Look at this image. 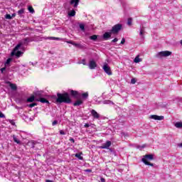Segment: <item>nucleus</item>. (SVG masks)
I'll use <instances>...</instances> for the list:
<instances>
[{"label": "nucleus", "instance_id": "50", "mask_svg": "<svg viewBox=\"0 0 182 182\" xmlns=\"http://www.w3.org/2000/svg\"><path fill=\"white\" fill-rule=\"evenodd\" d=\"M60 134L65 135L66 133L63 130H60Z\"/></svg>", "mask_w": 182, "mask_h": 182}, {"label": "nucleus", "instance_id": "26", "mask_svg": "<svg viewBox=\"0 0 182 182\" xmlns=\"http://www.w3.org/2000/svg\"><path fill=\"white\" fill-rule=\"evenodd\" d=\"M97 35H92L91 36H90V41H94V42H96V41H97Z\"/></svg>", "mask_w": 182, "mask_h": 182}, {"label": "nucleus", "instance_id": "56", "mask_svg": "<svg viewBox=\"0 0 182 182\" xmlns=\"http://www.w3.org/2000/svg\"><path fill=\"white\" fill-rule=\"evenodd\" d=\"M12 18H15L16 16V14L14 13L12 15H11Z\"/></svg>", "mask_w": 182, "mask_h": 182}, {"label": "nucleus", "instance_id": "52", "mask_svg": "<svg viewBox=\"0 0 182 182\" xmlns=\"http://www.w3.org/2000/svg\"><path fill=\"white\" fill-rule=\"evenodd\" d=\"M95 102H96V105H100L101 103H103V102H102V101L96 100Z\"/></svg>", "mask_w": 182, "mask_h": 182}, {"label": "nucleus", "instance_id": "28", "mask_svg": "<svg viewBox=\"0 0 182 182\" xmlns=\"http://www.w3.org/2000/svg\"><path fill=\"white\" fill-rule=\"evenodd\" d=\"M79 28L82 31V32H86V28H85V24L80 23Z\"/></svg>", "mask_w": 182, "mask_h": 182}, {"label": "nucleus", "instance_id": "46", "mask_svg": "<svg viewBox=\"0 0 182 182\" xmlns=\"http://www.w3.org/2000/svg\"><path fill=\"white\" fill-rule=\"evenodd\" d=\"M118 41H119V38H114V39L112 41V43H114L117 42Z\"/></svg>", "mask_w": 182, "mask_h": 182}, {"label": "nucleus", "instance_id": "14", "mask_svg": "<svg viewBox=\"0 0 182 182\" xmlns=\"http://www.w3.org/2000/svg\"><path fill=\"white\" fill-rule=\"evenodd\" d=\"M67 43H70V45L75 46V48H79L80 49H82V48H83V46H82L80 43H75V41H67Z\"/></svg>", "mask_w": 182, "mask_h": 182}, {"label": "nucleus", "instance_id": "59", "mask_svg": "<svg viewBox=\"0 0 182 182\" xmlns=\"http://www.w3.org/2000/svg\"><path fill=\"white\" fill-rule=\"evenodd\" d=\"M178 147H182V143L178 144Z\"/></svg>", "mask_w": 182, "mask_h": 182}, {"label": "nucleus", "instance_id": "42", "mask_svg": "<svg viewBox=\"0 0 182 182\" xmlns=\"http://www.w3.org/2000/svg\"><path fill=\"white\" fill-rule=\"evenodd\" d=\"M125 43H126V39L123 38L121 41L120 45H124Z\"/></svg>", "mask_w": 182, "mask_h": 182}, {"label": "nucleus", "instance_id": "48", "mask_svg": "<svg viewBox=\"0 0 182 182\" xmlns=\"http://www.w3.org/2000/svg\"><path fill=\"white\" fill-rule=\"evenodd\" d=\"M58 124V120H54L52 123V126H56Z\"/></svg>", "mask_w": 182, "mask_h": 182}, {"label": "nucleus", "instance_id": "18", "mask_svg": "<svg viewBox=\"0 0 182 182\" xmlns=\"http://www.w3.org/2000/svg\"><path fill=\"white\" fill-rule=\"evenodd\" d=\"M36 99L35 95H31L30 97L27 98V103H33V102H36Z\"/></svg>", "mask_w": 182, "mask_h": 182}, {"label": "nucleus", "instance_id": "27", "mask_svg": "<svg viewBox=\"0 0 182 182\" xmlns=\"http://www.w3.org/2000/svg\"><path fill=\"white\" fill-rule=\"evenodd\" d=\"M9 86L11 90H16L18 89V87L16 86V84L10 83Z\"/></svg>", "mask_w": 182, "mask_h": 182}, {"label": "nucleus", "instance_id": "41", "mask_svg": "<svg viewBox=\"0 0 182 182\" xmlns=\"http://www.w3.org/2000/svg\"><path fill=\"white\" fill-rule=\"evenodd\" d=\"M78 63L79 64L82 63V65H87L86 63V60H85V59H82V61L81 62H78Z\"/></svg>", "mask_w": 182, "mask_h": 182}, {"label": "nucleus", "instance_id": "3", "mask_svg": "<svg viewBox=\"0 0 182 182\" xmlns=\"http://www.w3.org/2000/svg\"><path fill=\"white\" fill-rule=\"evenodd\" d=\"M62 41V38L58 37H42L41 36H34V42H42V41Z\"/></svg>", "mask_w": 182, "mask_h": 182}, {"label": "nucleus", "instance_id": "1", "mask_svg": "<svg viewBox=\"0 0 182 182\" xmlns=\"http://www.w3.org/2000/svg\"><path fill=\"white\" fill-rule=\"evenodd\" d=\"M29 42L28 41L27 38L23 39L20 41L13 49L11 52V56H16V58H21L22 55H23V52L21 50H25V46H28ZM21 49V50H19Z\"/></svg>", "mask_w": 182, "mask_h": 182}, {"label": "nucleus", "instance_id": "54", "mask_svg": "<svg viewBox=\"0 0 182 182\" xmlns=\"http://www.w3.org/2000/svg\"><path fill=\"white\" fill-rule=\"evenodd\" d=\"M100 180L101 182H106V179H105V178H101Z\"/></svg>", "mask_w": 182, "mask_h": 182}, {"label": "nucleus", "instance_id": "8", "mask_svg": "<svg viewBox=\"0 0 182 182\" xmlns=\"http://www.w3.org/2000/svg\"><path fill=\"white\" fill-rule=\"evenodd\" d=\"M36 99H42V97H48L43 91H37L34 93Z\"/></svg>", "mask_w": 182, "mask_h": 182}, {"label": "nucleus", "instance_id": "37", "mask_svg": "<svg viewBox=\"0 0 182 182\" xmlns=\"http://www.w3.org/2000/svg\"><path fill=\"white\" fill-rule=\"evenodd\" d=\"M35 106H38V103L33 102V103L28 105V107H30L31 109H32V107H35Z\"/></svg>", "mask_w": 182, "mask_h": 182}, {"label": "nucleus", "instance_id": "43", "mask_svg": "<svg viewBox=\"0 0 182 182\" xmlns=\"http://www.w3.org/2000/svg\"><path fill=\"white\" fill-rule=\"evenodd\" d=\"M136 78H132V79L131 80V83H132V85H134V84L136 83Z\"/></svg>", "mask_w": 182, "mask_h": 182}, {"label": "nucleus", "instance_id": "38", "mask_svg": "<svg viewBox=\"0 0 182 182\" xmlns=\"http://www.w3.org/2000/svg\"><path fill=\"white\" fill-rule=\"evenodd\" d=\"M132 22H133V19L132 18H129L127 21V25L129 26H131Z\"/></svg>", "mask_w": 182, "mask_h": 182}, {"label": "nucleus", "instance_id": "2", "mask_svg": "<svg viewBox=\"0 0 182 182\" xmlns=\"http://www.w3.org/2000/svg\"><path fill=\"white\" fill-rule=\"evenodd\" d=\"M56 103H66L68 105L72 103V100H70V96L69 93L65 92L63 94L57 93V97L55 100Z\"/></svg>", "mask_w": 182, "mask_h": 182}, {"label": "nucleus", "instance_id": "25", "mask_svg": "<svg viewBox=\"0 0 182 182\" xmlns=\"http://www.w3.org/2000/svg\"><path fill=\"white\" fill-rule=\"evenodd\" d=\"M17 14L19 16H22V15H23V14H25V9H21L18 10Z\"/></svg>", "mask_w": 182, "mask_h": 182}, {"label": "nucleus", "instance_id": "12", "mask_svg": "<svg viewBox=\"0 0 182 182\" xmlns=\"http://www.w3.org/2000/svg\"><path fill=\"white\" fill-rule=\"evenodd\" d=\"M142 159H144L145 161L154 160V155H153V154H146V155L144 156V157Z\"/></svg>", "mask_w": 182, "mask_h": 182}, {"label": "nucleus", "instance_id": "33", "mask_svg": "<svg viewBox=\"0 0 182 182\" xmlns=\"http://www.w3.org/2000/svg\"><path fill=\"white\" fill-rule=\"evenodd\" d=\"M11 60H12L11 58H8V59L6 60L5 63H4L5 66H6V67L9 66V65H11Z\"/></svg>", "mask_w": 182, "mask_h": 182}, {"label": "nucleus", "instance_id": "39", "mask_svg": "<svg viewBox=\"0 0 182 182\" xmlns=\"http://www.w3.org/2000/svg\"><path fill=\"white\" fill-rule=\"evenodd\" d=\"M5 18L6 19H12V16H11V14H6L5 15Z\"/></svg>", "mask_w": 182, "mask_h": 182}, {"label": "nucleus", "instance_id": "17", "mask_svg": "<svg viewBox=\"0 0 182 182\" xmlns=\"http://www.w3.org/2000/svg\"><path fill=\"white\" fill-rule=\"evenodd\" d=\"M150 119L154 120H164V116L151 115Z\"/></svg>", "mask_w": 182, "mask_h": 182}, {"label": "nucleus", "instance_id": "5", "mask_svg": "<svg viewBox=\"0 0 182 182\" xmlns=\"http://www.w3.org/2000/svg\"><path fill=\"white\" fill-rule=\"evenodd\" d=\"M171 55V52L166 50V51H161L158 53L156 56V58H167V56H170Z\"/></svg>", "mask_w": 182, "mask_h": 182}, {"label": "nucleus", "instance_id": "44", "mask_svg": "<svg viewBox=\"0 0 182 182\" xmlns=\"http://www.w3.org/2000/svg\"><path fill=\"white\" fill-rule=\"evenodd\" d=\"M0 118L5 119V114H4L1 111H0Z\"/></svg>", "mask_w": 182, "mask_h": 182}, {"label": "nucleus", "instance_id": "11", "mask_svg": "<svg viewBox=\"0 0 182 182\" xmlns=\"http://www.w3.org/2000/svg\"><path fill=\"white\" fill-rule=\"evenodd\" d=\"M88 66H89L90 69L93 70V69L97 68V64L96 63V62L94 60H90Z\"/></svg>", "mask_w": 182, "mask_h": 182}, {"label": "nucleus", "instance_id": "34", "mask_svg": "<svg viewBox=\"0 0 182 182\" xmlns=\"http://www.w3.org/2000/svg\"><path fill=\"white\" fill-rule=\"evenodd\" d=\"M103 105H114V103H113V102H112L111 100H104L102 101Z\"/></svg>", "mask_w": 182, "mask_h": 182}, {"label": "nucleus", "instance_id": "24", "mask_svg": "<svg viewBox=\"0 0 182 182\" xmlns=\"http://www.w3.org/2000/svg\"><path fill=\"white\" fill-rule=\"evenodd\" d=\"M80 105H83V101L78 100L74 102V106H80Z\"/></svg>", "mask_w": 182, "mask_h": 182}, {"label": "nucleus", "instance_id": "51", "mask_svg": "<svg viewBox=\"0 0 182 182\" xmlns=\"http://www.w3.org/2000/svg\"><path fill=\"white\" fill-rule=\"evenodd\" d=\"M85 173H92V169H85Z\"/></svg>", "mask_w": 182, "mask_h": 182}, {"label": "nucleus", "instance_id": "4", "mask_svg": "<svg viewBox=\"0 0 182 182\" xmlns=\"http://www.w3.org/2000/svg\"><path fill=\"white\" fill-rule=\"evenodd\" d=\"M121 29H123V24H122V23H117V24H115V25L112 28V29H111L110 31H111V33H112L114 35H116V34L119 33V31Z\"/></svg>", "mask_w": 182, "mask_h": 182}, {"label": "nucleus", "instance_id": "6", "mask_svg": "<svg viewBox=\"0 0 182 182\" xmlns=\"http://www.w3.org/2000/svg\"><path fill=\"white\" fill-rule=\"evenodd\" d=\"M102 69L107 75H109V76L112 75V70L110 69V67L107 64V63H105L104 65L102 66Z\"/></svg>", "mask_w": 182, "mask_h": 182}, {"label": "nucleus", "instance_id": "7", "mask_svg": "<svg viewBox=\"0 0 182 182\" xmlns=\"http://www.w3.org/2000/svg\"><path fill=\"white\" fill-rule=\"evenodd\" d=\"M70 93L73 97H75V99H80V97L82 96V93L79 92L76 90H70Z\"/></svg>", "mask_w": 182, "mask_h": 182}, {"label": "nucleus", "instance_id": "49", "mask_svg": "<svg viewBox=\"0 0 182 182\" xmlns=\"http://www.w3.org/2000/svg\"><path fill=\"white\" fill-rule=\"evenodd\" d=\"M84 127H85L86 129H87V127H90V124H89V123H86V124L84 125Z\"/></svg>", "mask_w": 182, "mask_h": 182}, {"label": "nucleus", "instance_id": "31", "mask_svg": "<svg viewBox=\"0 0 182 182\" xmlns=\"http://www.w3.org/2000/svg\"><path fill=\"white\" fill-rule=\"evenodd\" d=\"M75 15H76V11L75 10H71L68 12V16L70 17L75 16Z\"/></svg>", "mask_w": 182, "mask_h": 182}, {"label": "nucleus", "instance_id": "10", "mask_svg": "<svg viewBox=\"0 0 182 182\" xmlns=\"http://www.w3.org/2000/svg\"><path fill=\"white\" fill-rule=\"evenodd\" d=\"M110 146H112V141H107L106 143L103 144L102 146H100L99 147V149H109L110 148Z\"/></svg>", "mask_w": 182, "mask_h": 182}, {"label": "nucleus", "instance_id": "36", "mask_svg": "<svg viewBox=\"0 0 182 182\" xmlns=\"http://www.w3.org/2000/svg\"><path fill=\"white\" fill-rule=\"evenodd\" d=\"M27 39V41H28V43L29 42H35V37L33 36V37H29V38H26Z\"/></svg>", "mask_w": 182, "mask_h": 182}, {"label": "nucleus", "instance_id": "16", "mask_svg": "<svg viewBox=\"0 0 182 182\" xmlns=\"http://www.w3.org/2000/svg\"><path fill=\"white\" fill-rule=\"evenodd\" d=\"M90 113L92 114V116L94 117V119H100V114H99V113H97V112H96V110L92 109L90 111Z\"/></svg>", "mask_w": 182, "mask_h": 182}, {"label": "nucleus", "instance_id": "21", "mask_svg": "<svg viewBox=\"0 0 182 182\" xmlns=\"http://www.w3.org/2000/svg\"><path fill=\"white\" fill-rule=\"evenodd\" d=\"M80 97H82L83 100H87L89 97V92H86L81 93Z\"/></svg>", "mask_w": 182, "mask_h": 182}, {"label": "nucleus", "instance_id": "53", "mask_svg": "<svg viewBox=\"0 0 182 182\" xmlns=\"http://www.w3.org/2000/svg\"><path fill=\"white\" fill-rule=\"evenodd\" d=\"M70 141L73 142V143H75V139L73 138H70Z\"/></svg>", "mask_w": 182, "mask_h": 182}, {"label": "nucleus", "instance_id": "58", "mask_svg": "<svg viewBox=\"0 0 182 182\" xmlns=\"http://www.w3.org/2000/svg\"><path fill=\"white\" fill-rule=\"evenodd\" d=\"M141 149H144V147H146V144L141 146Z\"/></svg>", "mask_w": 182, "mask_h": 182}, {"label": "nucleus", "instance_id": "60", "mask_svg": "<svg viewBox=\"0 0 182 182\" xmlns=\"http://www.w3.org/2000/svg\"><path fill=\"white\" fill-rule=\"evenodd\" d=\"M31 65H33V63H31Z\"/></svg>", "mask_w": 182, "mask_h": 182}, {"label": "nucleus", "instance_id": "32", "mask_svg": "<svg viewBox=\"0 0 182 182\" xmlns=\"http://www.w3.org/2000/svg\"><path fill=\"white\" fill-rule=\"evenodd\" d=\"M141 60H142L141 58H140L139 56L137 55V56L134 58V63H139V62H141Z\"/></svg>", "mask_w": 182, "mask_h": 182}, {"label": "nucleus", "instance_id": "47", "mask_svg": "<svg viewBox=\"0 0 182 182\" xmlns=\"http://www.w3.org/2000/svg\"><path fill=\"white\" fill-rule=\"evenodd\" d=\"M16 69V67L13 66V67H11V68H10V72H14V71H15Z\"/></svg>", "mask_w": 182, "mask_h": 182}, {"label": "nucleus", "instance_id": "22", "mask_svg": "<svg viewBox=\"0 0 182 182\" xmlns=\"http://www.w3.org/2000/svg\"><path fill=\"white\" fill-rule=\"evenodd\" d=\"M142 163L145 164L146 166H151V167H154V164L146 161L144 159H141Z\"/></svg>", "mask_w": 182, "mask_h": 182}, {"label": "nucleus", "instance_id": "9", "mask_svg": "<svg viewBox=\"0 0 182 182\" xmlns=\"http://www.w3.org/2000/svg\"><path fill=\"white\" fill-rule=\"evenodd\" d=\"M112 33H113L111 31L105 32L102 35V39L104 41H109V39H110V38H112Z\"/></svg>", "mask_w": 182, "mask_h": 182}, {"label": "nucleus", "instance_id": "29", "mask_svg": "<svg viewBox=\"0 0 182 182\" xmlns=\"http://www.w3.org/2000/svg\"><path fill=\"white\" fill-rule=\"evenodd\" d=\"M13 140L15 143H17V144H21V141L16 138V136L13 135Z\"/></svg>", "mask_w": 182, "mask_h": 182}, {"label": "nucleus", "instance_id": "30", "mask_svg": "<svg viewBox=\"0 0 182 182\" xmlns=\"http://www.w3.org/2000/svg\"><path fill=\"white\" fill-rule=\"evenodd\" d=\"M28 10L30 12V14H35V9H33V7H32V6H28Z\"/></svg>", "mask_w": 182, "mask_h": 182}, {"label": "nucleus", "instance_id": "61", "mask_svg": "<svg viewBox=\"0 0 182 182\" xmlns=\"http://www.w3.org/2000/svg\"><path fill=\"white\" fill-rule=\"evenodd\" d=\"M181 102H182V98H181Z\"/></svg>", "mask_w": 182, "mask_h": 182}, {"label": "nucleus", "instance_id": "15", "mask_svg": "<svg viewBox=\"0 0 182 182\" xmlns=\"http://www.w3.org/2000/svg\"><path fill=\"white\" fill-rule=\"evenodd\" d=\"M80 2V0H70V5H72L73 8H77Z\"/></svg>", "mask_w": 182, "mask_h": 182}, {"label": "nucleus", "instance_id": "40", "mask_svg": "<svg viewBox=\"0 0 182 182\" xmlns=\"http://www.w3.org/2000/svg\"><path fill=\"white\" fill-rule=\"evenodd\" d=\"M9 124L12 126H15V121L14 119H9Z\"/></svg>", "mask_w": 182, "mask_h": 182}, {"label": "nucleus", "instance_id": "35", "mask_svg": "<svg viewBox=\"0 0 182 182\" xmlns=\"http://www.w3.org/2000/svg\"><path fill=\"white\" fill-rule=\"evenodd\" d=\"M175 127L177 129H182V122H176L175 124Z\"/></svg>", "mask_w": 182, "mask_h": 182}, {"label": "nucleus", "instance_id": "13", "mask_svg": "<svg viewBox=\"0 0 182 182\" xmlns=\"http://www.w3.org/2000/svg\"><path fill=\"white\" fill-rule=\"evenodd\" d=\"M36 102H41V103H46L47 105H50V103L49 102V100H46L45 97L36 99Z\"/></svg>", "mask_w": 182, "mask_h": 182}, {"label": "nucleus", "instance_id": "57", "mask_svg": "<svg viewBox=\"0 0 182 182\" xmlns=\"http://www.w3.org/2000/svg\"><path fill=\"white\" fill-rule=\"evenodd\" d=\"M108 150H109V151H110L111 153H113V149L109 148Z\"/></svg>", "mask_w": 182, "mask_h": 182}, {"label": "nucleus", "instance_id": "55", "mask_svg": "<svg viewBox=\"0 0 182 182\" xmlns=\"http://www.w3.org/2000/svg\"><path fill=\"white\" fill-rule=\"evenodd\" d=\"M136 148L139 149V150H143V149H141V146L140 145H139Z\"/></svg>", "mask_w": 182, "mask_h": 182}, {"label": "nucleus", "instance_id": "19", "mask_svg": "<svg viewBox=\"0 0 182 182\" xmlns=\"http://www.w3.org/2000/svg\"><path fill=\"white\" fill-rule=\"evenodd\" d=\"M36 144H38V141H30L28 142V145L30 146L31 149H35V146H36Z\"/></svg>", "mask_w": 182, "mask_h": 182}, {"label": "nucleus", "instance_id": "20", "mask_svg": "<svg viewBox=\"0 0 182 182\" xmlns=\"http://www.w3.org/2000/svg\"><path fill=\"white\" fill-rule=\"evenodd\" d=\"M144 33H146V31H144V27H142L139 31V36H141V39H144Z\"/></svg>", "mask_w": 182, "mask_h": 182}, {"label": "nucleus", "instance_id": "23", "mask_svg": "<svg viewBox=\"0 0 182 182\" xmlns=\"http://www.w3.org/2000/svg\"><path fill=\"white\" fill-rule=\"evenodd\" d=\"M82 154H83V153L80 152L79 154H75V156L78 159V160H83V156H82Z\"/></svg>", "mask_w": 182, "mask_h": 182}, {"label": "nucleus", "instance_id": "45", "mask_svg": "<svg viewBox=\"0 0 182 182\" xmlns=\"http://www.w3.org/2000/svg\"><path fill=\"white\" fill-rule=\"evenodd\" d=\"M0 70H1V73H4V72H5V70H6V67L1 68Z\"/></svg>", "mask_w": 182, "mask_h": 182}]
</instances>
